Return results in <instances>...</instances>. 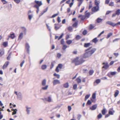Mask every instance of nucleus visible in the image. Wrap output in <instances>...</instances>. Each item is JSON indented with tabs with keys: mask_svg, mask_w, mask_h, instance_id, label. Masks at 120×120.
Returning a JSON list of instances; mask_svg holds the SVG:
<instances>
[{
	"mask_svg": "<svg viewBox=\"0 0 120 120\" xmlns=\"http://www.w3.org/2000/svg\"><path fill=\"white\" fill-rule=\"evenodd\" d=\"M45 100L48 101L49 102H51L52 101V99L51 98L50 96L48 97V99L46 98H45Z\"/></svg>",
	"mask_w": 120,
	"mask_h": 120,
	"instance_id": "nucleus-14",
	"label": "nucleus"
},
{
	"mask_svg": "<svg viewBox=\"0 0 120 120\" xmlns=\"http://www.w3.org/2000/svg\"><path fill=\"white\" fill-rule=\"evenodd\" d=\"M112 34H113V33H112L110 32V33H109V34H108L107 35V36L106 37V38L107 39L109 38L112 35Z\"/></svg>",
	"mask_w": 120,
	"mask_h": 120,
	"instance_id": "nucleus-40",
	"label": "nucleus"
},
{
	"mask_svg": "<svg viewBox=\"0 0 120 120\" xmlns=\"http://www.w3.org/2000/svg\"><path fill=\"white\" fill-rule=\"evenodd\" d=\"M53 85L54 86L58 84H60V81L58 79H55L53 82Z\"/></svg>",
	"mask_w": 120,
	"mask_h": 120,
	"instance_id": "nucleus-9",
	"label": "nucleus"
},
{
	"mask_svg": "<svg viewBox=\"0 0 120 120\" xmlns=\"http://www.w3.org/2000/svg\"><path fill=\"white\" fill-rule=\"evenodd\" d=\"M69 86V83L68 82H67L63 84V86L65 88H67Z\"/></svg>",
	"mask_w": 120,
	"mask_h": 120,
	"instance_id": "nucleus-22",
	"label": "nucleus"
},
{
	"mask_svg": "<svg viewBox=\"0 0 120 120\" xmlns=\"http://www.w3.org/2000/svg\"><path fill=\"white\" fill-rule=\"evenodd\" d=\"M12 111H13V112H12V115H13L14 114H15L16 113L17 111V110L16 109H12Z\"/></svg>",
	"mask_w": 120,
	"mask_h": 120,
	"instance_id": "nucleus-23",
	"label": "nucleus"
},
{
	"mask_svg": "<svg viewBox=\"0 0 120 120\" xmlns=\"http://www.w3.org/2000/svg\"><path fill=\"white\" fill-rule=\"evenodd\" d=\"M28 15V18L30 20L33 16V15Z\"/></svg>",
	"mask_w": 120,
	"mask_h": 120,
	"instance_id": "nucleus-42",
	"label": "nucleus"
},
{
	"mask_svg": "<svg viewBox=\"0 0 120 120\" xmlns=\"http://www.w3.org/2000/svg\"><path fill=\"white\" fill-rule=\"evenodd\" d=\"M102 116V115L101 114V113H100L98 116H97V117L98 119H100L101 118Z\"/></svg>",
	"mask_w": 120,
	"mask_h": 120,
	"instance_id": "nucleus-43",
	"label": "nucleus"
},
{
	"mask_svg": "<svg viewBox=\"0 0 120 120\" xmlns=\"http://www.w3.org/2000/svg\"><path fill=\"white\" fill-rule=\"evenodd\" d=\"M23 33L22 32L21 33L19 34L18 38V40H21L22 39L23 37Z\"/></svg>",
	"mask_w": 120,
	"mask_h": 120,
	"instance_id": "nucleus-13",
	"label": "nucleus"
},
{
	"mask_svg": "<svg viewBox=\"0 0 120 120\" xmlns=\"http://www.w3.org/2000/svg\"><path fill=\"white\" fill-rule=\"evenodd\" d=\"M116 14L118 15H119L120 14V9H118L116 11Z\"/></svg>",
	"mask_w": 120,
	"mask_h": 120,
	"instance_id": "nucleus-30",
	"label": "nucleus"
},
{
	"mask_svg": "<svg viewBox=\"0 0 120 120\" xmlns=\"http://www.w3.org/2000/svg\"><path fill=\"white\" fill-rule=\"evenodd\" d=\"M60 69H62L63 66V65L62 64H58L57 66Z\"/></svg>",
	"mask_w": 120,
	"mask_h": 120,
	"instance_id": "nucleus-37",
	"label": "nucleus"
},
{
	"mask_svg": "<svg viewBox=\"0 0 120 120\" xmlns=\"http://www.w3.org/2000/svg\"><path fill=\"white\" fill-rule=\"evenodd\" d=\"M14 1L17 4H19V3L21 1L20 0H14Z\"/></svg>",
	"mask_w": 120,
	"mask_h": 120,
	"instance_id": "nucleus-62",
	"label": "nucleus"
},
{
	"mask_svg": "<svg viewBox=\"0 0 120 120\" xmlns=\"http://www.w3.org/2000/svg\"><path fill=\"white\" fill-rule=\"evenodd\" d=\"M102 64L104 65L102 67V68H104L105 69H107L109 67V66L108 62H103Z\"/></svg>",
	"mask_w": 120,
	"mask_h": 120,
	"instance_id": "nucleus-5",
	"label": "nucleus"
},
{
	"mask_svg": "<svg viewBox=\"0 0 120 120\" xmlns=\"http://www.w3.org/2000/svg\"><path fill=\"white\" fill-rule=\"evenodd\" d=\"M75 39L77 40H78L81 38V37L79 35H77L75 37Z\"/></svg>",
	"mask_w": 120,
	"mask_h": 120,
	"instance_id": "nucleus-32",
	"label": "nucleus"
},
{
	"mask_svg": "<svg viewBox=\"0 0 120 120\" xmlns=\"http://www.w3.org/2000/svg\"><path fill=\"white\" fill-rule=\"evenodd\" d=\"M97 106V104H95L92 105L91 107H90V109L92 110H94L96 109Z\"/></svg>",
	"mask_w": 120,
	"mask_h": 120,
	"instance_id": "nucleus-10",
	"label": "nucleus"
},
{
	"mask_svg": "<svg viewBox=\"0 0 120 120\" xmlns=\"http://www.w3.org/2000/svg\"><path fill=\"white\" fill-rule=\"evenodd\" d=\"M47 66L46 65H42L41 67V69L43 70H45Z\"/></svg>",
	"mask_w": 120,
	"mask_h": 120,
	"instance_id": "nucleus-24",
	"label": "nucleus"
},
{
	"mask_svg": "<svg viewBox=\"0 0 120 120\" xmlns=\"http://www.w3.org/2000/svg\"><path fill=\"white\" fill-rule=\"evenodd\" d=\"M90 96V94H87L86 95L85 97V100L86 101L87 99H88Z\"/></svg>",
	"mask_w": 120,
	"mask_h": 120,
	"instance_id": "nucleus-41",
	"label": "nucleus"
},
{
	"mask_svg": "<svg viewBox=\"0 0 120 120\" xmlns=\"http://www.w3.org/2000/svg\"><path fill=\"white\" fill-rule=\"evenodd\" d=\"M94 72V71L93 70H90L89 71V74L90 75H91Z\"/></svg>",
	"mask_w": 120,
	"mask_h": 120,
	"instance_id": "nucleus-46",
	"label": "nucleus"
},
{
	"mask_svg": "<svg viewBox=\"0 0 120 120\" xmlns=\"http://www.w3.org/2000/svg\"><path fill=\"white\" fill-rule=\"evenodd\" d=\"M48 87V85H46L45 86L43 87L42 88V89H41L40 90V91H41L42 90H45L47 89Z\"/></svg>",
	"mask_w": 120,
	"mask_h": 120,
	"instance_id": "nucleus-21",
	"label": "nucleus"
},
{
	"mask_svg": "<svg viewBox=\"0 0 120 120\" xmlns=\"http://www.w3.org/2000/svg\"><path fill=\"white\" fill-rule=\"evenodd\" d=\"M92 42L94 43H96L98 41V40H97V38L96 37L93 39L92 40Z\"/></svg>",
	"mask_w": 120,
	"mask_h": 120,
	"instance_id": "nucleus-25",
	"label": "nucleus"
},
{
	"mask_svg": "<svg viewBox=\"0 0 120 120\" xmlns=\"http://www.w3.org/2000/svg\"><path fill=\"white\" fill-rule=\"evenodd\" d=\"M94 27V26H93L91 24H90L89 27L90 30H91Z\"/></svg>",
	"mask_w": 120,
	"mask_h": 120,
	"instance_id": "nucleus-57",
	"label": "nucleus"
},
{
	"mask_svg": "<svg viewBox=\"0 0 120 120\" xmlns=\"http://www.w3.org/2000/svg\"><path fill=\"white\" fill-rule=\"evenodd\" d=\"M8 45V42H5L3 43V45L5 47H6Z\"/></svg>",
	"mask_w": 120,
	"mask_h": 120,
	"instance_id": "nucleus-38",
	"label": "nucleus"
},
{
	"mask_svg": "<svg viewBox=\"0 0 120 120\" xmlns=\"http://www.w3.org/2000/svg\"><path fill=\"white\" fill-rule=\"evenodd\" d=\"M99 8L98 7H97L96 6L93 7L92 8L91 11L93 12H96L99 10Z\"/></svg>",
	"mask_w": 120,
	"mask_h": 120,
	"instance_id": "nucleus-6",
	"label": "nucleus"
},
{
	"mask_svg": "<svg viewBox=\"0 0 120 120\" xmlns=\"http://www.w3.org/2000/svg\"><path fill=\"white\" fill-rule=\"evenodd\" d=\"M96 50V48H94L90 51L85 52L81 55V56L84 58H88L91 56Z\"/></svg>",
	"mask_w": 120,
	"mask_h": 120,
	"instance_id": "nucleus-1",
	"label": "nucleus"
},
{
	"mask_svg": "<svg viewBox=\"0 0 120 120\" xmlns=\"http://www.w3.org/2000/svg\"><path fill=\"white\" fill-rule=\"evenodd\" d=\"M82 117V115L80 114H78L77 115V119L78 120H80Z\"/></svg>",
	"mask_w": 120,
	"mask_h": 120,
	"instance_id": "nucleus-45",
	"label": "nucleus"
},
{
	"mask_svg": "<svg viewBox=\"0 0 120 120\" xmlns=\"http://www.w3.org/2000/svg\"><path fill=\"white\" fill-rule=\"evenodd\" d=\"M94 4L96 6V7L99 8V3H98V1L97 0H95L94 1Z\"/></svg>",
	"mask_w": 120,
	"mask_h": 120,
	"instance_id": "nucleus-26",
	"label": "nucleus"
},
{
	"mask_svg": "<svg viewBox=\"0 0 120 120\" xmlns=\"http://www.w3.org/2000/svg\"><path fill=\"white\" fill-rule=\"evenodd\" d=\"M58 24H55V29L56 30H58L60 28L59 27H57V25Z\"/></svg>",
	"mask_w": 120,
	"mask_h": 120,
	"instance_id": "nucleus-44",
	"label": "nucleus"
},
{
	"mask_svg": "<svg viewBox=\"0 0 120 120\" xmlns=\"http://www.w3.org/2000/svg\"><path fill=\"white\" fill-rule=\"evenodd\" d=\"M26 49V51L28 54H30V48L29 45L28 43H26L25 45Z\"/></svg>",
	"mask_w": 120,
	"mask_h": 120,
	"instance_id": "nucleus-4",
	"label": "nucleus"
},
{
	"mask_svg": "<svg viewBox=\"0 0 120 120\" xmlns=\"http://www.w3.org/2000/svg\"><path fill=\"white\" fill-rule=\"evenodd\" d=\"M22 28L23 31L25 33H26V29L24 27H22Z\"/></svg>",
	"mask_w": 120,
	"mask_h": 120,
	"instance_id": "nucleus-48",
	"label": "nucleus"
},
{
	"mask_svg": "<svg viewBox=\"0 0 120 120\" xmlns=\"http://www.w3.org/2000/svg\"><path fill=\"white\" fill-rule=\"evenodd\" d=\"M77 85L76 84H75L73 85V88L74 90H75L77 88Z\"/></svg>",
	"mask_w": 120,
	"mask_h": 120,
	"instance_id": "nucleus-53",
	"label": "nucleus"
},
{
	"mask_svg": "<svg viewBox=\"0 0 120 120\" xmlns=\"http://www.w3.org/2000/svg\"><path fill=\"white\" fill-rule=\"evenodd\" d=\"M109 114L110 115H113V114L112 112L111 111L110 109L109 111Z\"/></svg>",
	"mask_w": 120,
	"mask_h": 120,
	"instance_id": "nucleus-58",
	"label": "nucleus"
},
{
	"mask_svg": "<svg viewBox=\"0 0 120 120\" xmlns=\"http://www.w3.org/2000/svg\"><path fill=\"white\" fill-rule=\"evenodd\" d=\"M92 103L91 102L90 100H88L86 104V105L87 106L88 105H90Z\"/></svg>",
	"mask_w": 120,
	"mask_h": 120,
	"instance_id": "nucleus-34",
	"label": "nucleus"
},
{
	"mask_svg": "<svg viewBox=\"0 0 120 120\" xmlns=\"http://www.w3.org/2000/svg\"><path fill=\"white\" fill-rule=\"evenodd\" d=\"M46 83V80L45 79H43L42 81V85L43 86H45Z\"/></svg>",
	"mask_w": 120,
	"mask_h": 120,
	"instance_id": "nucleus-16",
	"label": "nucleus"
},
{
	"mask_svg": "<svg viewBox=\"0 0 120 120\" xmlns=\"http://www.w3.org/2000/svg\"><path fill=\"white\" fill-rule=\"evenodd\" d=\"M58 15V13H56L54 14L53 15H52L51 17L50 18H53L54 17H55L56 16H57Z\"/></svg>",
	"mask_w": 120,
	"mask_h": 120,
	"instance_id": "nucleus-61",
	"label": "nucleus"
},
{
	"mask_svg": "<svg viewBox=\"0 0 120 120\" xmlns=\"http://www.w3.org/2000/svg\"><path fill=\"white\" fill-rule=\"evenodd\" d=\"M106 23L107 24L113 27L115 26V23H113L111 21H108L106 22Z\"/></svg>",
	"mask_w": 120,
	"mask_h": 120,
	"instance_id": "nucleus-8",
	"label": "nucleus"
},
{
	"mask_svg": "<svg viewBox=\"0 0 120 120\" xmlns=\"http://www.w3.org/2000/svg\"><path fill=\"white\" fill-rule=\"evenodd\" d=\"M79 57H77L72 61V63H75L76 65H78L82 64L85 61L83 58H81L79 60Z\"/></svg>",
	"mask_w": 120,
	"mask_h": 120,
	"instance_id": "nucleus-2",
	"label": "nucleus"
},
{
	"mask_svg": "<svg viewBox=\"0 0 120 120\" xmlns=\"http://www.w3.org/2000/svg\"><path fill=\"white\" fill-rule=\"evenodd\" d=\"M86 17L85 16L82 15V16L81 18V20L83 21L86 18Z\"/></svg>",
	"mask_w": 120,
	"mask_h": 120,
	"instance_id": "nucleus-54",
	"label": "nucleus"
},
{
	"mask_svg": "<svg viewBox=\"0 0 120 120\" xmlns=\"http://www.w3.org/2000/svg\"><path fill=\"white\" fill-rule=\"evenodd\" d=\"M34 2L36 4L33 7L34 8H36L37 7L38 8H39L42 4L41 1H39L38 0H35Z\"/></svg>",
	"mask_w": 120,
	"mask_h": 120,
	"instance_id": "nucleus-3",
	"label": "nucleus"
},
{
	"mask_svg": "<svg viewBox=\"0 0 120 120\" xmlns=\"http://www.w3.org/2000/svg\"><path fill=\"white\" fill-rule=\"evenodd\" d=\"M26 111L27 112V114H29L30 113V110L29 109H31V107H28L27 106L26 107Z\"/></svg>",
	"mask_w": 120,
	"mask_h": 120,
	"instance_id": "nucleus-18",
	"label": "nucleus"
},
{
	"mask_svg": "<svg viewBox=\"0 0 120 120\" xmlns=\"http://www.w3.org/2000/svg\"><path fill=\"white\" fill-rule=\"evenodd\" d=\"M72 41L71 40H68L66 41V43L68 45H70L72 42Z\"/></svg>",
	"mask_w": 120,
	"mask_h": 120,
	"instance_id": "nucleus-28",
	"label": "nucleus"
},
{
	"mask_svg": "<svg viewBox=\"0 0 120 120\" xmlns=\"http://www.w3.org/2000/svg\"><path fill=\"white\" fill-rule=\"evenodd\" d=\"M17 98L20 100H21L22 98V96L21 93L19 92L18 93V94L17 96Z\"/></svg>",
	"mask_w": 120,
	"mask_h": 120,
	"instance_id": "nucleus-7",
	"label": "nucleus"
},
{
	"mask_svg": "<svg viewBox=\"0 0 120 120\" xmlns=\"http://www.w3.org/2000/svg\"><path fill=\"white\" fill-rule=\"evenodd\" d=\"M103 19L99 18H98L96 20V22L98 23H99Z\"/></svg>",
	"mask_w": 120,
	"mask_h": 120,
	"instance_id": "nucleus-20",
	"label": "nucleus"
},
{
	"mask_svg": "<svg viewBox=\"0 0 120 120\" xmlns=\"http://www.w3.org/2000/svg\"><path fill=\"white\" fill-rule=\"evenodd\" d=\"M4 51L3 49L0 50V57L1 56L4 54Z\"/></svg>",
	"mask_w": 120,
	"mask_h": 120,
	"instance_id": "nucleus-17",
	"label": "nucleus"
},
{
	"mask_svg": "<svg viewBox=\"0 0 120 120\" xmlns=\"http://www.w3.org/2000/svg\"><path fill=\"white\" fill-rule=\"evenodd\" d=\"M67 28L68 31L70 32H71L73 29L72 27L71 26H69Z\"/></svg>",
	"mask_w": 120,
	"mask_h": 120,
	"instance_id": "nucleus-31",
	"label": "nucleus"
},
{
	"mask_svg": "<svg viewBox=\"0 0 120 120\" xmlns=\"http://www.w3.org/2000/svg\"><path fill=\"white\" fill-rule=\"evenodd\" d=\"M100 81L101 80L100 79H97L95 80V82L97 84H98L100 82Z\"/></svg>",
	"mask_w": 120,
	"mask_h": 120,
	"instance_id": "nucleus-50",
	"label": "nucleus"
},
{
	"mask_svg": "<svg viewBox=\"0 0 120 120\" xmlns=\"http://www.w3.org/2000/svg\"><path fill=\"white\" fill-rule=\"evenodd\" d=\"M92 46L90 47L87 49H85V52H87L88 51H89V50L92 48Z\"/></svg>",
	"mask_w": 120,
	"mask_h": 120,
	"instance_id": "nucleus-59",
	"label": "nucleus"
},
{
	"mask_svg": "<svg viewBox=\"0 0 120 120\" xmlns=\"http://www.w3.org/2000/svg\"><path fill=\"white\" fill-rule=\"evenodd\" d=\"M64 39H62L61 40L60 44L61 45H63L64 43Z\"/></svg>",
	"mask_w": 120,
	"mask_h": 120,
	"instance_id": "nucleus-55",
	"label": "nucleus"
},
{
	"mask_svg": "<svg viewBox=\"0 0 120 120\" xmlns=\"http://www.w3.org/2000/svg\"><path fill=\"white\" fill-rule=\"evenodd\" d=\"M87 30H85L83 31L82 34L83 35H85L87 34Z\"/></svg>",
	"mask_w": 120,
	"mask_h": 120,
	"instance_id": "nucleus-51",
	"label": "nucleus"
},
{
	"mask_svg": "<svg viewBox=\"0 0 120 120\" xmlns=\"http://www.w3.org/2000/svg\"><path fill=\"white\" fill-rule=\"evenodd\" d=\"M53 75L54 76L56 77L58 79H59L60 78V75L56 73L53 74Z\"/></svg>",
	"mask_w": 120,
	"mask_h": 120,
	"instance_id": "nucleus-35",
	"label": "nucleus"
},
{
	"mask_svg": "<svg viewBox=\"0 0 120 120\" xmlns=\"http://www.w3.org/2000/svg\"><path fill=\"white\" fill-rule=\"evenodd\" d=\"M9 61H7L6 62L3 66L2 69H4L6 68L9 64Z\"/></svg>",
	"mask_w": 120,
	"mask_h": 120,
	"instance_id": "nucleus-11",
	"label": "nucleus"
},
{
	"mask_svg": "<svg viewBox=\"0 0 120 120\" xmlns=\"http://www.w3.org/2000/svg\"><path fill=\"white\" fill-rule=\"evenodd\" d=\"M92 99H95L96 98V93H93L92 95Z\"/></svg>",
	"mask_w": 120,
	"mask_h": 120,
	"instance_id": "nucleus-52",
	"label": "nucleus"
},
{
	"mask_svg": "<svg viewBox=\"0 0 120 120\" xmlns=\"http://www.w3.org/2000/svg\"><path fill=\"white\" fill-rule=\"evenodd\" d=\"M91 43L90 42L87 43H84V46L85 48H87L89 47Z\"/></svg>",
	"mask_w": 120,
	"mask_h": 120,
	"instance_id": "nucleus-15",
	"label": "nucleus"
},
{
	"mask_svg": "<svg viewBox=\"0 0 120 120\" xmlns=\"http://www.w3.org/2000/svg\"><path fill=\"white\" fill-rule=\"evenodd\" d=\"M109 5L110 6H113L114 5V2H111L110 3Z\"/></svg>",
	"mask_w": 120,
	"mask_h": 120,
	"instance_id": "nucleus-60",
	"label": "nucleus"
},
{
	"mask_svg": "<svg viewBox=\"0 0 120 120\" xmlns=\"http://www.w3.org/2000/svg\"><path fill=\"white\" fill-rule=\"evenodd\" d=\"M119 91L118 90H116L115 92L114 95L115 97H116L118 95L119 93Z\"/></svg>",
	"mask_w": 120,
	"mask_h": 120,
	"instance_id": "nucleus-33",
	"label": "nucleus"
},
{
	"mask_svg": "<svg viewBox=\"0 0 120 120\" xmlns=\"http://www.w3.org/2000/svg\"><path fill=\"white\" fill-rule=\"evenodd\" d=\"M90 13L89 12H88L85 14V16L86 18L87 17V18H88L90 17Z\"/></svg>",
	"mask_w": 120,
	"mask_h": 120,
	"instance_id": "nucleus-27",
	"label": "nucleus"
},
{
	"mask_svg": "<svg viewBox=\"0 0 120 120\" xmlns=\"http://www.w3.org/2000/svg\"><path fill=\"white\" fill-rule=\"evenodd\" d=\"M48 9V7H47L45 9H44L43 11V12H44V13H45V12H46L47 11Z\"/></svg>",
	"mask_w": 120,
	"mask_h": 120,
	"instance_id": "nucleus-63",
	"label": "nucleus"
},
{
	"mask_svg": "<svg viewBox=\"0 0 120 120\" xmlns=\"http://www.w3.org/2000/svg\"><path fill=\"white\" fill-rule=\"evenodd\" d=\"M54 66V65L53 62H51L50 69H52L53 67Z\"/></svg>",
	"mask_w": 120,
	"mask_h": 120,
	"instance_id": "nucleus-49",
	"label": "nucleus"
},
{
	"mask_svg": "<svg viewBox=\"0 0 120 120\" xmlns=\"http://www.w3.org/2000/svg\"><path fill=\"white\" fill-rule=\"evenodd\" d=\"M76 80L78 83H80L81 81V79L78 77L76 79Z\"/></svg>",
	"mask_w": 120,
	"mask_h": 120,
	"instance_id": "nucleus-36",
	"label": "nucleus"
},
{
	"mask_svg": "<svg viewBox=\"0 0 120 120\" xmlns=\"http://www.w3.org/2000/svg\"><path fill=\"white\" fill-rule=\"evenodd\" d=\"M67 47V46L65 44L63 45V46L62 49L64 50Z\"/></svg>",
	"mask_w": 120,
	"mask_h": 120,
	"instance_id": "nucleus-39",
	"label": "nucleus"
},
{
	"mask_svg": "<svg viewBox=\"0 0 120 120\" xmlns=\"http://www.w3.org/2000/svg\"><path fill=\"white\" fill-rule=\"evenodd\" d=\"M78 21L77 20H76L74 23L73 25L72 26L74 27H77L78 24Z\"/></svg>",
	"mask_w": 120,
	"mask_h": 120,
	"instance_id": "nucleus-19",
	"label": "nucleus"
},
{
	"mask_svg": "<svg viewBox=\"0 0 120 120\" xmlns=\"http://www.w3.org/2000/svg\"><path fill=\"white\" fill-rule=\"evenodd\" d=\"M64 33H63L61 34L59 36V37H58V40H60V39H61L62 37L64 35Z\"/></svg>",
	"mask_w": 120,
	"mask_h": 120,
	"instance_id": "nucleus-56",
	"label": "nucleus"
},
{
	"mask_svg": "<svg viewBox=\"0 0 120 120\" xmlns=\"http://www.w3.org/2000/svg\"><path fill=\"white\" fill-rule=\"evenodd\" d=\"M116 71H113L110 72V74L112 75H114L116 74Z\"/></svg>",
	"mask_w": 120,
	"mask_h": 120,
	"instance_id": "nucleus-47",
	"label": "nucleus"
},
{
	"mask_svg": "<svg viewBox=\"0 0 120 120\" xmlns=\"http://www.w3.org/2000/svg\"><path fill=\"white\" fill-rule=\"evenodd\" d=\"M106 109L105 108L103 109L101 111V112L103 115H105L106 113Z\"/></svg>",
	"mask_w": 120,
	"mask_h": 120,
	"instance_id": "nucleus-29",
	"label": "nucleus"
},
{
	"mask_svg": "<svg viewBox=\"0 0 120 120\" xmlns=\"http://www.w3.org/2000/svg\"><path fill=\"white\" fill-rule=\"evenodd\" d=\"M15 34L14 33H10V35L8 36V37H9V38H11L12 39H13L15 38Z\"/></svg>",
	"mask_w": 120,
	"mask_h": 120,
	"instance_id": "nucleus-12",
	"label": "nucleus"
},
{
	"mask_svg": "<svg viewBox=\"0 0 120 120\" xmlns=\"http://www.w3.org/2000/svg\"><path fill=\"white\" fill-rule=\"evenodd\" d=\"M25 62L24 60H23L22 62L20 64V66L21 67H22L23 66V64Z\"/></svg>",
	"mask_w": 120,
	"mask_h": 120,
	"instance_id": "nucleus-64",
	"label": "nucleus"
}]
</instances>
